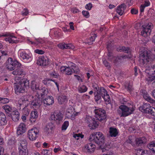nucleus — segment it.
Returning a JSON list of instances; mask_svg holds the SVG:
<instances>
[{
  "label": "nucleus",
  "mask_w": 155,
  "mask_h": 155,
  "mask_svg": "<svg viewBox=\"0 0 155 155\" xmlns=\"http://www.w3.org/2000/svg\"><path fill=\"white\" fill-rule=\"evenodd\" d=\"M94 112L95 114V118H92L89 116H86L85 118V122L88 125L91 129H94L99 125V122L104 120L106 118L105 111L102 109H96Z\"/></svg>",
  "instance_id": "f257e3e1"
},
{
  "label": "nucleus",
  "mask_w": 155,
  "mask_h": 155,
  "mask_svg": "<svg viewBox=\"0 0 155 155\" xmlns=\"http://www.w3.org/2000/svg\"><path fill=\"white\" fill-rule=\"evenodd\" d=\"M139 54V64L140 66L146 68L148 66L147 65V63L150 60L154 58L153 55H151L150 53L144 49L141 50L140 51Z\"/></svg>",
  "instance_id": "f03ea898"
},
{
  "label": "nucleus",
  "mask_w": 155,
  "mask_h": 155,
  "mask_svg": "<svg viewBox=\"0 0 155 155\" xmlns=\"http://www.w3.org/2000/svg\"><path fill=\"white\" fill-rule=\"evenodd\" d=\"M29 83L27 80L22 79L18 83L14 84V87L15 92L16 94L19 93H23L25 90L29 87Z\"/></svg>",
  "instance_id": "7ed1b4c3"
},
{
  "label": "nucleus",
  "mask_w": 155,
  "mask_h": 155,
  "mask_svg": "<svg viewBox=\"0 0 155 155\" xmlns=\"http://www.w3.org/2000/svg\"><path fill=\"white\" fill-rule=\"evenodd\" d=\"M135 107L133 105L127 107L125 105H120L117 110L118 114L120 117H125L132 114L135 109Z\"/></svg>",
  "instance_id": "20e7f679"
},
{
  "label": "nucleus",
  "mask_w": 155,
  "mask_h": 155,
  "mask_svg": "<svg viewBox=\"0 0 155 155\" xmlns=\"http://www.w3.org/2000/svg\"><path fill=\"white\" fill-rule=\"evenodd\" d=\"M89 140L99 145L104 142V138L102 133L100 132H94L90 135Z\"/></svg>",
  "instance_id": "39448f33"
},
{
  "label": "nucleus",
  "mask_w": 155,
  "mask_h": 155,
  "mask_svg": "<svg viewBox=\"0 0 155 155\" xmlns=\"http://www.w3.org/2000/svg\"><path fill=\"white\" fill-rule=\"evenodd\" d=\"M139 110L144 113H147L155 116V108L148 104H144L139 107Z\"/></svg>",
  "instance_id": "423d86ee"
},
{
  "label": "nucleus",
  "mask_w": 155,
  "mask_h": 155,
  "mask_svg": "<svg viewBox=\"0 0 155 155\" xmlns=\"http://www.w3.org/2000/svg\"><path fill=\"white\" fill-rule=\"evenodd\" d=\"M146 77V79L149 82L155 79V65L152 67L150 69H146L145 71Z\"/></svg>",
  "instance_id": "0eeeda50"
},
{
  "label": "nucleus",
  "mask_w": 155,
  "mask_h": 155,
  "mask_svg": "<svg viewBox=\"0 0 155 155\" xmlns=\"http://www.w3.org/2000/svg\"><path fill=\"white\" fill-rule=\"evenodd\" d=\"M39 130L36 127H34L29 130L27 133L29 139L31 141L35 140L39 135Z\"/></svg>",
  "instance_id": "6e6552de"
},
{
  "label": "nucleus",
  "mask_w": 155,
  "mask_h": 155,
  "mask_svg": "<svg viewBox=\"0 0 155 155\" xmlns=\"http://www.w3.org/2000/svg\"><path fill=\"white\" fill-rule=\"evenodd\" d=\"M33 96L29 95H26L21 97L19 100L18 103L20 107L24 106H27L29 103L33 99Z\"/></svg>",
  "instance_id": "1a4fd4ad"
},
{
  "label": "nucleus",
  "mask_w": 155,
  "mask_h": 155,
  "mask_svg": "<svg viewBox=\"0 0 155 155\" xmlns=\"http://www.w3.org/2000/svg\"><path fill=\"white\" fill-rule=\"evenodd\" d=\"M153 27V25L151 23L143 25L142 27V30L141 31V35L144 37L150 35Z\"/></svg>",
  "instance_id": "9d476101"
},
{
  "label": "nucleus",
  "mask_w": 155,
  "mask_h": 155,
  "mask_svg": "<svg viewBox=\"0 0 155 155\" xmlns=\"http://www.w3.org/2000/svg\"><path fill=\"white\" fill-rule=\"evenodd\" d=\"M27 142L25 139L21 140L19 143L18 147L19 152H21L26 153H28V150L27 149Z\"/></svg>",
  "instance_id": "9b49d317"
},
{
  "label": "nucleus",
  "mask_w": 155,
  "mask_h": 155,
  "mask_svg": "<svg viewBox=\"0 0 155 155\" xmlns=\"http://www.w3.org/2000/svg\"><path fill=\"white\" fill-rule=\"evenodd\" d=\"M112 45L111 44L108 43L107 45V48L108 50V53L107 54V56L108 57V59L109 60L111 61H113L115 63H117L118 60L121 59V57H114L113 55V53L110 51H109V50H110L111 48V46Z\"/></svg>",
  "instance_id": "f8f14e48"
},
{
  "label": "nucleus",
  "mask_w": 155,
  "mask_h": 155,
  "mask_svg": "<svg viewBox=\"0 0 155 155\" xmlns=\"http://www.w3.org/2000/svg\"><path fill=\"white\" fill-rule=\"evenodd\" d=\"M78 114V113L75 111L74 108L71 106L67 109L65 114V117L72 119L74 118Z\"/></svg>",
  "instance_id": "ddd939ff"
},
{
  "label": "nucleus",
  "mask_w": 155,
  "mask_h": 155,
  "mask_svg": "<svg viewBox=\"0 0 155 155\" xmlns=\"http://www.w3.org/2000/svg\"><path fill=\"white\" fill-rule=\"evenodd\" d=\"M18 63L16 60H13L11 58H9L5 63V65L7 69L10 70H14L16 65Z\"/></svg>",
  "instance_id": "4468645a"
},
{
  "label": "nucleus",
  "mask_w": 155,
  "mask_h": 155,
  "mask_svg": "<svg viewBox=\"0 0 155 155\" xmlns=\"http://www.w3.org/2000/svg\"><path fill=\"white\" fill-rule=\"evenodd\" d=\"M98 91L105 101L110 103V97L106 90L103 87H100Z\"/></svg>",
  "instance_id": "2eb2a0df"
},
{
  "label": "nucleus",
  "mask_w": 155,
  "mask_h": 155,
  "mask_svg": "<svg viewBox=\"0 0 155 155\" xmlns=\"http://www.w3.org/2000/svg\"><path fill=\"white\" fill-rule=\"evenodd\" d=\"M31 107L36 109L38 108L41 105V99L38 97L31 101Z\"/></svg>",
  "instance_id": "dca6fc26"
},
{
  "label": "nucleus",
  "mask_w": 155,
  "mask_h": 155,
  "mask_svg": "<svg viewBox=\"0 0 155 155\" xmlns=\"http://www.w3.org/2000/svg\"><path fill=\"white\" fill-rule=\"evenodd\" d=\"M2 36H8V37L5 38V40L6 41H8L9 43H14L16 42L17 38L13 35H10V33H7L5 34H2V35H0V37Z\"/></svg>",
  "instance_id": "f3484780"
},
{
  "label": "nucleus",
  "mask_w": 155,
  "mask_h": 155,
  "mask_svg": "<svg viewBox=\"0 0 155 155\" xmlns=\"http://www.w3.org/2000/svg\"><path fill=\"white\" fill-rule=\"evenodd\" d=\"M12 74L14 75L21 78L24 77L25 73L22 68L20 67L18 68L13 71L12 72Z\"/></svg>",
  "instance_id": "a211bd4d"
},
{
  "label": "nucleus",
  "mask_w": 155,
  "mask_h": 155,
  "mask_svg": "<svg viewBox=\"0 0 155 155\" xmlns=\"http://www.w3.org/2000/svg\"><path fill=\"white\" fill-rule=\"evenodd\" d=\"M20 57L23 60L31 61L32 59V55L31 53H27L24 51L20 53Z\"/></svg>",
  "instance_id": "6ab92c4d"
},
{
  "label": "nucleus",
  "mask_w": 155,
  "mask_h": 155,
  "mask_svg": "<svg viewBox=\"0 0 155 155\" xmlns=\"http://www.w3.org/2000/svg\"><path fill=\"white\" fill-rule=\"evenodd\" d=\"M63 117L62 114L60 112L55 113L51 116V119L57 122L61 121L62 120Z\"/></svg>",
  "instance_id": "aec40b11"
},
{
  "label": "nucleus",
  "mask_w": 155,
  "mask_h": 155,
  "mask_svg": "<svg viewBox=\"0 0 155 155\" xmlns=\"http://www.w3.org/2000/svg\"><path fill=\"white\" fill-rule=\"evenodd\" d=\"M48 59L43 56L39 57L37 61V64L40 66H45L48 64Z\"/></svg>",
  "instance_id": "412c9836"
},
{
  "label": "nucleus",
  "mask_w": 155,
  "mask_h": 155,
  "mask_svg": "<svg viewBox=\"0 0 155 155\" xmlns=\"http://www.w3.org/2000/svg\"><path fill=\"white\" fill-rule=\"evenodd\" d=\"M60 71L68 75H71L73 73L72 68L69 66H62L60 68Z\"/></svg>",
  "instance_id": "4be33fe9"
},
{
  "label": "nucleus",
  "mask_w": 155,
  "mask_h": 155,
  "mask_svg": "<svg viewBox=\"0 0 155 155\" xmlns=\"http://www.w3.org/2000/svg\"><path fill=\"white\" fill-rule=\"evenodd\" d=\"M26 130L25 124L23 123L20 124L17 130V135H19L22 134L25 132Z\"/></svg>",
  "instance_id": "5701e85b"
},
{
  "label": "nucleus",
  "mask_w": 155,
  "mask_h": 155,
  "mask_svg": "<svg viewBox=\"0 0 155 155\" xmlns=\"http://www.w3.org/2000/svg\"><path fill=\"white\" fill-rule=\"evenodd\" d=\"M96 146L95 144L90 143L87 144L85 146V149L87 152L92 153L95 150Z\"/></svg>",
  "instance_id": "b1692460"
},
{
  "label": "nucleus",
  "mask_w": 155,
  "mask_h": 155,
  "mask_svg": "<svg viewBox=\"0 0 155 155\" xmlns=\"http://www.w3.org/2000/svg\"><path fill=\"white\" fill-rule=\"evenodd\" d=\"M43 102L45 106L52 105L54 102V98L52 96H49L44 99Z\"/></svg>",
  "instance_id": "393cba45"
},
{
  "label": "nucleus",
  "mask_w": 155,
  "mask_h": 155,
  "mask_svg": "<svg viewBox=\"0 0 155 155\" xmlns=\"http://www.w3.org/2000/svg\"><path fill=\"white\" fill-rule=\"evenodd\" d=\"M58 46L60 48L62 49H73L74 48V46L71 44H66L64 43H60L58 45Z\"/></svg>",
  "instance_id": "a878e982"
},
{
  "label": "nucleus",
  "mask_w": 155,
  "mask_h": 155,
  "mask_svg": "<svg viewBox=\"0 0 155 155\" xmlns=\"http://www.w3.org/2000/svg\"><path fill=\"white\" fill-rule=\"evenodd\" d=\"M7 120L5 115L3 113L0 111V125H4L6 124Z\"/></svg>",
  "instance_id": "bb28decb"
},
{
  "label": "nucleus",
  "mask_w": 155,
  "mask_h": 155,
  "mask_svg": "<svg viewBox=\"0 0 155 155\" xmlns=\"http://www.w3.org/2000/svg\"><path fill=\"white\" fill-rule=\"evenodd\" d=\"M135 145L137 146H141L142 144L145 143L147 142V140L144 137H140L137 139L136 140Z\"/></svg>",
  "instance_id": "cd10ccee"
},
{
  "label": "nucleus",
  "mask_w": 155,
  "mask_h": 155,
  "mask_svg": "<svg viewBox=\"0 0 155 155\" xmlns=\"http://www.w3.org/2000/svg\"><path fill=\"white\" fill-rule=\"evenodd\" d=\"M125 8V5L124 4H121L117 7L116 10V12L119 15H121L124 13Z\"/></svg>",
  "instance_id": "c85d7f7f"
},
{
  "label": "nucleus",
  "mask_w": 155,
  "mask_h": 155,
  "mask_svg": "<svg viewBox=\"0 0 155 155\" xmlns=\"http://www.w3.org/2000/svg\"><path fill=\"white\" fill-rule=\"evenodd\" d=\"M38 117L37 111H32L31 113L30 120L32 123H33L35 122Z\"/></svg>",
  "instance_id": "c756f323"
},
{
  "label": "nucleus",
  "mask_w": 155,
  "mask_h": 155,
  "mask_svg": "<svg viewBox=\"0 0 155 155\" xmlns=\"http://www.w3.org/2000/svg\"><path fill=\"white\" fill-rule=\"evenodd\" d=\"M12 118L14 121H18L19 118V113L18 111L15 110L13 111L12 115Z\"/></svg>",
  "instance_id": "7c9ffc66"
},
{
  "label": "nucleus",
  "mask_w": 155,
  "mask_h": 155,
  "mask_svg": "<svg viewBox=\"0 0 155 155\" xmlns=\"http://www.w3.org/2000/svg\"><path fill=\"white\" fill-rule=\"evenodd\" d=\"M109 134L111 137H116L118 134L117 129L115 128L110 127L109 129Z\"/></svg>",
  "instance_id": "2f4dec72"
},
{
  "label": "nucleus",
  "mask_w": 155,
  "mask_h": 155,
  "mask_svg": "<svg viewBox=\"0 0 155 155\" xmlns=\"http://www.w3.org/2000/svg\"><path fill=\"white\" fill-rule=\"evenodd\" d=\"M37 92L39 96L41 95V97H43L45 95L47 94L48 91L46 88L43 87L37 91Z\"/></svg>",
  "instance_id": "473e14b6"
},
{
  "label": "nucleus",
  "mask_w": 155,
  "mask_h": 155,
  "mask_svg": "<svg viewBox=\"0 0 155 155\" xmlns=\"http://www.w3.org/2000/svg\"><path fill=\"white\" fill-rule=\"evenodd\" d=\"M126 89L128 91H130L133 90L132 87V83L130 81H126L125 82L124 84Z\"/></svg>",
  "instance_id": "72a5a7b5"
},
{
  "label": "nucleus",
  "mask_w": 155,
  "mask_h": 155,
  "mask_svg": "<svg viewBox=\"0 0 155 155\" xmlns=\"http://www.w3.org/2000/svg\"><path fill=\"white\" fill-rule=\"evenodd\" d=\"M143 96L144 99L148 102L150 103L151 102H154V100L149 96V95L145 91H144L143 92Z\"/></svg>",
  "instance_id": "f704fd0d"
},
{
  "label": "nucleus",
  "mask_w": 155,
  "mask_h": 155,
  "mask_svg": "<svg viewBox=\"0 0 155 155\" xmlns=\"http://www.w3.org/2000/svg\"><path fill=\"white\" fill-rule=\"evenodd\" d=\"M129 50V48L128 47H125L124 46L119 47L117 48V51H118L128 53Z\"/></svg>",
  "instance_id": "c9c22d12"
},
{
  "label": "nucleus",
  "mask_w": 155,
  "mask_h": 155,
  "mask_svg": "<svg viewBox=\"0 0 155 155\" xmlns=\"http://www.w3.org/2000/svg\"><path fill=\"white\" fill-rule=\"evenodd\" d=\"M94 94V99L96 102L100 101L101 99V95L99 91H98L97 92H95Z\"/></svg>",
  "instance_id": "e433bc0d"
},
{
  "label": "nucleus",
  "mask_w": 155,
  "mask_h": 155,
  "mask_svg": "<svg viewBox=\"0 0 155 155\" xmlns=\"http://www.w3.org/2000/svg\"><path fill=\"white\" fill-rule=\"evenodd\" d=\"M22 107H24L22 110V112L23 115L25 116H28L30 113V110L28 109L27 106H24L23 107V106H21Z\"/></svg>",
  "instance_id": "4c0bfd02"
},
{
  "label": "nucleus",
  "mask_w": 155,
  "mask_h": 155,
  "mask_svg": "<svg viewBox=\"0 0 155 155\" xmlns=\"http://www.w3.org/2000/svg\"><path fill=\"white\" fill-rule=\"evenodd\" d=\"M50 125H51V124L50 125L49 124H47L44 128V131L47 134H48L52 130L53 127L51 126Z\"/></svg>",
  "instance_id": "58836bf2"
},
{
  "label": "nucleus",
  "mask_w": 155,
  "mask_h": 155,
  "mask_svg": "<svg viewBox=\"0 0 155 155\" xmlns=\"http://www.w3.org/2000/svg\"><path fill=\"white\" fill-rule=\"evenodd\" d=\"M31 88L33 90H37L38 91L40 89L39 88V86L38 84H37L36 82L34 81H32L31 82Z\"/></svg>",
  "instance_id": "ea45409f"
},
{
  "label": "nucleus",
  "mask_w": 155,
  "mask_h": 155,
  "mask_svg": "<svg viewBox=\"0 0 155 155\" xmlns=\"http://www.w3.org/2000/svg\"><path fill=\"white\" fill-rule=\"evenodd\" d=\"M87 89L86 86L83 85L78 87V91L80 93H84L87 91Z\"/></svg>",
  "instance_id": "a19ab883"
},
{
  "label": "nucleus",
  "mask_w": 155,
  "mask_h": 155,
  "mask_svg": "<svg viewBox=\"0 0 155 155\" xmlns=\"http://www.w3.org/2000/svg\"><path fill=\"white\" fill-rule=\"evenodd\" d=\"M28 41H29L32 44H36L37 45L38 44H40L41 45H44V41L41 39H36V41L35 42H32L28 40Z\"/></svg>",
  "instance_id": "79ce46f5"
},
{
  "label": "nucleus",
  "mask_w": 155,
  "mask_h": 155,
  "mask_svg": "<svg viewBox=\"0 0 155 155\" xmlns=\"http://www.w3.org/2000/svg\"><path fill=\"white\" fill-rule=\"evenodd\" d=\"M147 147L150 150L155 153V143L153 142H151L147 145Z\"/></svg>",
  "instance_id": "37998d69"
},
{
  "label": "nucleus",
  "mask_w": 155,
  "mask_h": 155,
  "mask_svg": "<svg viewBox=\"0 0 155 155\" xmlns=\"http://www.w3.org/2000/svg\"><path fill=\"white\" fill-rule=\"evenodd\" d=\"M2 108L7 113L10 112L12 110V108L10 106L7 104L3 106Z\"/></svg>",
  "instance_id": "c03bdc74"
},
{
  "label": "nucleus",
  "mask_w": 155,
  "mask_h": 155,
  "mask_svg": "<svg viewBox=\"0 0 155 155\" xmlns=\"http://www.w3.org/2000/svg\"><path fill=\"white\" fill-rule=\"evenodd\" d=\"M134 139L133 138L132 136H130L128 139L126 141V143H129L131 144L133 146H135V143H134Z\"/></svg>",
  "instance_id": "a18cd8bd"
},
{
  "label": "nucleus",
  "mask_w": 155,
  "mask_h": 155,
  "mask_svg": "<svg viewBox=\"0 0 155 155\" xmlns=\"http://www.w3.org/2000/svg\"><path fill=\"white\" fill-rule=\"evenodd\" d=\"M69 125V123L68 121H65L62 125L61 130H65Z\"/></svg>",
  "instance_id": "49530a36"
},
{
  "label": "nucleus",
  "mask_w": 155,
  "mask_h": 155,
  "mask_svg": "<svg viewBox=\"0 0 155 155\" xmlns=\"http://www.w3.org/2000/svg\"><path fill=\"white\" fill-rule=\"evenodd\" d=\"M58 100L60 101V103L62 104L64 102L67 101L66 97L65 96H62V97H58Z\"/></svg>",
  "instance_id": "de8ad7c7"
},
{
  "label": "nucleus",
  "mask_w": 155,
  "mask_h": 155,
  "mask_svg": "<svg viewBox=\"0 0 155 155\" xmlns=\"http://www.w3.org/2000/svg\"><path fill=\"white\" fill-rule=\"evenodd\" d=\"M9 101L8 99L7 98L0 97V103L6 104L8 103Z\"/></svg>",
  "instance_id": "09e8293b"
},
{
  "label": "nucleus",
  "mask_w": 155,
  "mask_h": 155,
  "mask_svg": "<svg viewBox=\"0 0 155 155\" xmlns=\"http://www.w3.org/2000/svg\"><path fill=\"white\" fill-rule=\"evenodd\" d=\"M35 53L39 54H43L45 53V51L41 49H36L34 51Z\"/></svg>",
  "instance_id": "8fccbe9b"
},
{
  "label": "nucleus",
  "mask_w": 155,
  "mask_h": 155,
  "mask_svg": "<svg viewBox=\"0 0 155 155\" xmlns=\"http://www.w3.org/2000/svg\"><path fill=\"white\" fill-rule=\"evenodd\" d=\"M50 81H54V80L52 79L46 78L42 82L45 84L48 85L49 84Z\"/></svg>",
  "instance_id": "3c124183"
},
{
  "label": "nucleus",
  "mask_w": 155,
  "mask_h": 155,
  "mask_svg": "<svg viewBox=\"0 0 155 155\" xmlns=\"http://www.w3.org/2000/svg\"><path fill=\"white\" fill-rule=\"evenodd\" d=\"M28 13V10L26 8L24 9L22 12V15L23 16H27Z\"/></svg>",
  "instance_id": "603ef678"
},
{
  "label": "nucleus",
  "mask_w": 155,
  "mask_h": 155,
  "mask_svg": "<svg viewBox=\"0 0 155 155\" xmlns=\"http://www.w3.org/2000/svg\"><path fill=\"white\" fill-rule=\"evenodd\" d=\"M83 15L86 18L89 17V13L88 11H83L82 12Z\"/></svg>",
  "instance_id": "864d4df0"
},
{
  "label": "nucleus",
  "mask_w": 155,
  "mask_h": 155,
  "mask_svg": "<svg viewBox=\"0 0 155 155\" xmlns=\"http://www.w3.org/2000/svg\"><path fill=\"white\" fill-rule=\"evenodd\" d=\"M50 75L54 78H57L58 76V74L55 71H54L53 72L50 73Z\"/></svg>",
  "instance_id": "5fc2aeb1"
},
{
  "label": "nucleus",
  "mask_w": 155,
  "mask_h": 155,
  "mask_svg": "<svg viewBox=\"0 0 155 155\" xmlns=\"http://www.w3.org/2000/svg\"><path fill=\"white\" fill-rule=\"evenodd\" d=\"M15 140L12 139H11L8 140V144L9 145H13L15 144Z\"/></svg>",
  "instance_id": "6e6d98bb"
},
{
  "label": "nucleus",
  "mask_w": 155,
  "mask_h": 155,
  "mask_svg": "<svg viewBox=\"0 0 155 155\" xmlns=\"http://www.w3.org/2000/svg\"><path fill=\"white\" fill-rule=\"evenodd\" d=\"M120 101L121 104H126L127 102V99L123 97H121L120 98Z\"/></svg>",
  "instance_id": "4d7b16f0"
},
{
  "label": "nucleus",
  "mask_w": 155,
  "mask_h": 155,
  "mask_svg": "<svg viewBox=\"0 0 155 155\" xmlns=\"http://www.w3.org/2000/svg\"><path fill=\"white\" fill-rule=\"evenodd\" d=\"M73 72L75 74H78L80 72V70L78 68L76 67L75 68H72Z\"/></svg>",
  "instance_id": "13d9d810"
},
{
  "label": "nucleus",
  "mask_w": 155,
  "mask_h": 155,
  "mask_svg": "<svg viewBox=\"0 0 155 155\" xmlns=\"http://www.w3.org/2000/svg\"><path fill=\"white\" fill-rule=\"evenodd\" d=\"M103 63L105 66L107 67L108 68H110V64L106 60H104L103 61Z\"/></svg>",
  "instance_id": "bf43d9fd"
},
{
  "label": "nucleus",
  "mask_w": 155,
  "mask_h": 155,
  "mask_svg": "<svg viewBox=\"0 0 155 155\" xmlns=\"http://www.w3.org/2000/svg\"><path fill=\"white\" fill-rule=\"evenodd\" d=\"M92 7V5L91 3L87 4L85 6V8L88 10H90Z\"/></svg>",
  "instance_id": "052dcab7"
},
{
  "label": "nucleus",
  "mask_w": 155,
  "mask_h": 155,
  "mask_svg": "<svg viewBox=\"0 0 155 155\" xmlns=\"http://www.w3.org/2000/svg\"><path fill=\"white\" fill-rule=\"evenodd\" d=\"M136 150V155H141L143 152V150L140 149H137Z\"/></svg>",
  "instance_id": "680f3d73"
},
{
  "label": "nucleus",
  "mask_w": 155,
  "mask_h": 155,
  "mask_svg": "<svg viewBox=\"0 0 155 155\" xmlns=\"http://www.w3.org/2000/svg\"><path fill=\"white\" fill-rule=\"evenodd\" d=\"M74 76L76 77V78L78 81L81 82L83 81L80 76L76 74L74 75Z\"/></svg>",
  "instance_id": "e2e57ef3"
},
{
  "label": "nucleus",
  "mask_w": 155,
  "mask_h": 155,
  "mask_svg": "<svg viewBox=\"0 0 155 155\" xmlns=\"http://www.w3.org/2000/svg\"><path fill=\"white\" fill-rule=\"evenodd\" d=\"M97 37L96 34H94L93 36H91L90 38V40L92 41H94L95 38Z\"/></svg>",
  "instance_id": "0e129e2a"
},
{
  "label": "nucleus",
  "mask_w": 155,
  "mask_h": 155,
  "mask_svg": "<svg viewBox=\"0 0 155 155\" xmlns=\"http://www.w3.org/2000/svg\"><path fill=\"white\" fill-rule=\"evenodd\" d=\"M131 12L132 14H137L138 13V11L133 8L131 10Z\"/></svg>",
  "instance_id": "69168bd1"
},
{
  "label": "nucleus",
  "mask_w": 155,
  "mask_h": 155,
  "mask_svg": "<svg viewBox=\"0 0 155 155\" xmlns=\"http://www.w3.org/2000/svg\"><path fill=\"white\" fill-rule=\"evenodd\" d=\"M80 134H75L73 135V137L76 139L77 140L79 139Z\"/></svg>",
  "instance_id": "338daca9"
},
{
  "label": "nucleus",
  "mask_w": 155,
  "mask_h": 155,
  "mask_svg": "<svg viewBox=\"0 0 155 155\" xmlns=\"http://www.w3.org/2000/svg\"><path fill=\"white\" fill-rule=\"evenodd\" d=\"M48 153V151L47 150H43L42 151V153L43 155H47Z\"/></svg>",
  "instance_id": "774afa93"
}]
</instances>
